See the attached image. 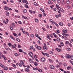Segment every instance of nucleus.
<instances>
[{"mask_svg":"<svg viewBox=\"0 0 73 73\" xmlns=\"http://www.w3.org/2000/svg\"><path fill=\"white\" fill-rule=\"evenodd\" d=\"M20 63L19 64V66H20L21 67L22 66V65H24V62L23 61H22V60H21L20 61Z\"/></svg>","mask_w":73,"mask_h":73,"instance_id":"f257e3e1","label":"nucleus"},{"mask_svg":"<svg viewBox=\"0 0 73 73\" xmlns=\"http://www.w3.org/2000/svg\"><path fill=\"white\" fill-rule=\"evenodd\" d=\"M4 9H5V10L8 11V10H9V7L7 6H5L4 7Z\"/></svg>","mask_w":73,"mask_h":73,"instance_id":"f03ea898","label":"nucleus"},{"mask_svg":"<svg viewBox=\"0 0 73 73\" xmlns=\"http://www.w3.org/2000/svg\"><path fill=\"white\" fill-rule=\"evenodd\" d=\"M66 57L67 58H70V56L69 54H67L66 55Z\"/></svg>","mask_w":73,"mask_h":73,"instance_id":"7ed1b4c3","label":"nucleus"},{"mask_svg":"<svg viewBox=\"0 0 73 73\" xmlns=\"http://www.w3.org/2000/svg\"><path fill=\"white\" fill-rule=\"evenodd\" d=\"M29 55L31 57H32V56L33 55V53L32 52H29Z\"/></svg>","mask_w":73,"mask_h":73,"instance_id":"20e7f679","label":"nucleus"},{"mask_svg":"<svg viewBox=\"0 0 73 73\" xmlns=\"http://www.w3.org/2000/svg\"><path fill=\"white\" fill-rule=\"evenodd\" d=\"M50 68L52 69H54V67L52 65H50Z\"/></svg>","mask_w":73,"mask_h":73,"instance_id":"39448f33","label":"nucleus"},{"mask_svg":"<svg viewBox=\"0 0 73 73\" xmlns=\"http://www.w3.org/2000/svg\"><path fill=\"white\" fill-rule=\"evenodd\" d=\"M58 9L60 11H61V12H62V11H64L63 10V9H61L60 8V7H59V8H58Z\"/></svg>","mask_w":73,"mask_h":73,"instance_id":"423d86ee","label":"nucleus"},{"mask_svg":"<svg viewBox=\"0 0 73 73\" xmlns=\"http://www.w3.org/2000/svg\"><path fill=\"white\" fill-rule=\"evenodd\" d=\"M43 49L46 50L48 49V48L46 46H44L43 47Z\"/></svg>","mask_w":73,"mask_h":73,"instance_id":"0eeeda50","label":"nucleus"},{"mask_svg":"<svg viewBox=\"0 0 73 73\" xmlns=\"http://www.w3.org/2000/svg\"><path fill=\"white\" fill-rule=\"evenodd\" d=\"M67 69L68 70H69V69H71V66H69L67 67Z\"/></svg>","mask_w":73,"mask_h":73,"instance_id":"6e6552de","label":"nucleus"},{"mask_svg":"<svg viewBox=\"0 0 73 73\" xmlns=\"http://www.w3.org/2000/svg\"><path fill=\"white\" fill-rule=\"evenodd\" d=\"M5 12H6V16H9V12H8V11H6Z\"/></svg>","mask_w":73,"mask_h":73,"instance_id":"1a4fd4ad","label":"nucleus"},{"mask_svg":"<svg viewBox=\"0 0 73 73\" xmlns=\"http://www.w3.org/2000/svg\"><path fill=\"white\" fill-rule=\"evenodd\" d=\"M41 60L43 62H44V61H45V58H42L41 59Z\"/></svg>","mask_w":73,"mask_h":73,"instance_id":"9d476101","label":"nucleus"},{"mask_svg":"<svg viewBox=\"0 0 73 73\" xmlns=\"http://www.w3.org/2000/svg\"><path fill=\"white\" fill-rule=\"evenodd\" d=\"M10 37L11 38H12V39H13V40H14V41L15 40V38H14L12 36V35H10Z\"/></svg>","mask_w":73,"mask_h":73,"instance_id":"9b49d317","label":"nucleus"},{"mask_svg":"<svg viewBox=\"0 0 73 73\" xmlns=\"http://www.w3.org/2000/svg\"><path fill=\"white\" fill-rule=\"evenodd\" d=\"M23 12L24 13H26L27 12V11L26 9H24L23 11Z\"/></svg>","mask_w":73,"mask_h":73,"instance_id":"f8f14e48","label":"nucleus"},{"mask_svg":"<svg viewBox=\"0 0 73 73\" xmlns=\"http://www.w3.org/2000/svg\"><path fill=\"white\" fill-rule=\"evenodd\" d=\"M13 34L14 36H16V37H17V34H15V33H13Z\"/></svg>","mask_w":73,"mask_h":73,"instance_id":"ddd939ff","label":"nucleus"},{"mask_svg":"<svg viewBox=\"0 0 73 73\" xmlns=\"http://www.w3.org/2000/svg\"><path fill=\"white\" fill-rule=\"evenodd\" d=\"M22 18L23 19H27V17H25L23 15H22Z\"/></svg>","mask_w":73,"mask_h":73,"instance_id":"4468645a","label":"nucleus"},{"mask_svg":"<svg viewBox=\"0 0 73 73\" xmlns=\"http://www.w3.org/2000/svg\"><path fill=\"white\" fill-rule=\"evenodd\" d=\"M25 71H26V72H29V70L28 69L26 68L25 69Z\"/></svg>","mask_w":73,"mask_h":73,"instance_id":"2eb2a0df","label":"nucleus"},{"mask_svg":"<svg viewBox=\"0 0 73 73\" xmlns=\"http://www.w3.org/2000/svg\"><path fill=\"white\" fill-rule=\"evenodd\" d=\"M37 49H38V50H41V47H40V46H38Z\"/></svg>","mask_w":73,"mask_h":73,"instance_id":"dca6fc26","label":"nucleus"},{"mask_svg":"<svg viewBox=\"0 0 73 73\" xmlns=\"http://www.w3.org/2000/svg\"><path fill=\"white\" fill-rule=\"evenodd\" d=\"M61 2L62 3H61L62 4H63V5H64V0H61Z\"/></svg>","mask_w":73,"mask_h":73,"instance_id":"f3484780","label":"nucleus"},{"mask_svg":"<svg viewBox=\"0 0 73 73\" xmlns=\"http://www.w3.org/2000/svg\"><path fill=\"white\" fill-rule=\"evenodd\" d=\"M63 32L65 33H67V31L65 30H63L62 31Z\"/></svg>","mask_w":73,"mask_h":73,"instance_id":"a211bd4d","label":"nucleus"},{"mask_svg":"<svg viewBox=\"0 0 73 73\" xmlns=\"http://www.w3.org/2000/svg\"><path fill=\"white\" fill-rule=\"evenodd\" d=\"M16 40L18 41V42H20V39H19V38H17Z\"/></svg>","mask_w":73,"mask_h":73,"instance_id":"6ab92c4d","label":"nucleus"},{"mask_svg":"<svg viewBox=\"0 0 73 73\" xmlns=\"http://www.w3.org/2000/svg\"><path fill=\"white\" fill-rule=\"evenodd\" d=\"M59 24L60 26H62V25H63V23H61V22L59 23Z\"/></svg>","mask_w":73,"mask_h":73,"instance_id":"aec40b11","label":"nucleus"},{"mask_svg":"<svg viewBox=\"0 0 73 73\" xmlns=\"http://www.w3.org/2000/svg\"><path fill=\"white\" fill-rule=\"evenodd\" d=\"M4 70H8V67H4Z\"/></svg>","mask_w":73,"mask_h":73,"instance_id":"412c9836","label":"nucleus"},{"mask_svg":"<svg viewBox=\"0 0 73 73\" xmlns=\"http://www.w3.org/2000/svg\"><path fill=\"white\" fill-rule=\"evenodd\" d=\"M2 57L3 58L4 60H7V58L5 56H4V55L2 56Z\"/></svg>","mask_w":73,"mask_h":73,"instance_id":"4be33fe9","label":"nucleus"},{"mask_svg":"<svg viewBox=\"0 0 73 73\" xmlns=\"http://www.w3.org/2000/svg\"><path fill=\"white\" fill-rule=\"evenodd\" d=\"M34 65H35V66H37L38 65V64H37V63L36 62H35Z\"/></svg>","mask_w":73,"mask_h":73,"instance_id":"5701e85b","label":"nucleus"},{"mask_svg":"<svg viewBox=\"0 0 73 73\" xmlns=\"http://www.w3.org/2000/svg\"><path fill=\"white\" fill-rule=\"evenodd\" d=\"M70 58H71V60H73V55H71L70 56Z\"/></svg>","mask_w":73,"mask_h":73,"instance_id":"b1692460","label":"nucleus"},{"mask_svg":"<svg viewBox=\"0 0 73 73\" xmlns=\"http://www.w3.org/2000/svg\"><path fill=\"white\" fill-rule=\"evenodd\" d=\"M12 26L13 28H15V24H14V23H12Z\"/></svg>","mask_w":73,"mask_h":73,"instance_id":"393cba45","label":"nucleus"},{"mask_svg":"<svg viewBox=\"0 0 73 73\" xmlns=\"http://www.w3.org/2000/svg\"><path fill=\"white\" fill-rule=\"evenodd\" d=\"M0 66H1L2 68H4V66L3 65V64H1V63L0 64Z\"/></svg>","mask_w":73,"mask_h":73,"instance_id":"a878e982","label":"nucleus"},{"mask_svg":"<svg viewBox=\"0 0 73 73\" xmlns=\"http://www.w3.org/2000/svg\"><path fill=\"white\" fill-rule=\"evenodd\" d=\"M61 45L62 46H64V44H63V42H60Z\"/></svg>","mask_w":73,"mask_h":73,"instance_id":"bb28decb","label":"nucleus"},{"mask_svg":"<svg viewBox=\"0 0 73 73\" xmlns=\"http://www.w3.org/2000/svg\"><path fill=\"white\" fill-rule=\"evenodd\" d=\"M8 45L10 47L12 46V44L10 43H8Z\"/></svg>","mask_w":73,"mask_h":73,"instance_id":"cd10ccee","label":"nucleus"},{"mask_svg":"<svg viewBox=\"0 0 73 73\" xmlns=\"http://www.w3.org/2000/svg\"><path fill=\"white\" fill-rule=\"evenodd\" d=\"M56 50H57L58 52H60V50L58 48H56Z\"/></svg>","mask_w":73,"mask_h":73,"instance_id":"c85d7f7f","label":"nucleus"},{"mask_svg":"<svg viewBox=\"0 0 73 73\" xmlns=\"http://www.w3.org/2000/svg\"><path fill=\"white\" fill-rule=\"evenodd\" d=\"M37 69L38 72H42V70H41L38 69Z\"/></svg>","mask_w":73,"mask_h":73,"instance_id":"c756f323","label":"nucleus"},{"mask_svg":"<svg viewBox=\"0 0 73 73\" xmlns=\"http://www.w3.org/2000/svg\"><path fill=\"white\" fill-rule=\"evenodd\" d=\"M66 2L67 4H69V3L70 2L69 1V0H66Z\"/></svg>","mask_w":73,"mask_h":73,"instance_id":"7c9ffc66","label":"nucleus"},{"mask_svg":"<svg viewBox=\"0 0 73 73\" xmlns=\"http://www.w3.org/2000/svg\"><path fill=\"white\" fill-rule=\"evenodd\" d=\"M34 35L33 34H31V37H34Z\"/></svg>","mask_w":73,"mask_h":73,"instance_id":"2f4dec72","label":"nucleus"},{"mask_svg":"<svg viewBox=\"0 0 73 73\" xmlns=\"http://www.w3.org/2000/svg\"><path fill=\"white\" fill-rule=\"evenodd\" d=\"M45 55L47 57H49V54H48L47 53H45Z\"/></svg>","mask_w":73,"mask_h":73,"instance_id":"473e14b6","label":"nucleus"},{"mask_svg":"<svg viewBox=\"0 0 73 73\" xmlns=\"http://www.w3.org/2000/svg\"><path fill=\"white\" fill-rule=\"evenodd\" d=\"M40 10H41V11H42V12H44L45 11H44V9H43L42 8H40Z\"/></svg>","mask_w":73,"mask_h":73,"instance_id":"72a5a7b5","label":"nucleus"},{"mask_svg":"<svg viewBox=\"0 0 73 73\" xmlns=\"http://www.w3.org/2000/svg\"><path fill=\"white\" fill-rule=\"evenodd\" d=\"M35 22H36V23H38V20L37 19H35Z\"/></svg>","mask_w":73,"mask_h":73,"instance_id":"f704fd0d","label":"nucleus"},{"mask_svg":"<svg viewBox=\"0 0 73 73\" xmlns=\"http://www.w3.org/2000/svg\"><path fill=\"white\" fill-rule=\"evenodd\" d=\"M39 17H42V15L41 14H39L38 15Z\"/></svg>","mask_w":73,"mask_h":73,"instance_id":"c9c22d12","label":"nucleus"},{"mask_svg":"<svg viewBox=\"0 0 73 73\" xmlns=\"http://www.w3.org/2000/svg\"><path fill=\"white\" fill-rule=\"evenodd\" d=\"M15 56H19V54H17V53H15Z\"/></svg>","mask_w":73,"mask_h":73,"instance_id":"e433bc0d","label":"nucleus"},{"mask_svg":"<svg viewBox=\"0 0 73 73\" xmlns=\"http://www.w3.org/2000/svg\"><path fill=\"white\" fill-rule=\"evenodd\" d=\"M10 28L11 29V31H13V28L11 27H10Z\"/></svg>","mask_w":73,"mask_h":73,"instance_id":"4c0bfd02","label":"nucleus"},{"mask_svg":"<svg viewBox=\"0 0 73 73\" xmlns=\"http://www.w3.org/2000/svg\"><path fill=\"white\" fill-rule=\"evenodd\" d=\"M57 3H58L59 4V3H60L61 2L60 0H57Z\"/></svg>","mask_w":73,"mask_h":73,"instance_id":"58836bf2","label":"nucleus"},{"mask_svg":"<svg viewBox=\"0 0 73 73\" xmlns=\"http://www.w3.org/2000/svg\"><path fill=\"white\" fill-rule=\"evenodd\" d=\"M19 51L20 52H23V50L20 49H19Z\"/></svg>","mask_w":73,"mask_h":73,"instance_id":"ea45409f","label":"nucleus"},{"mask_svg":"<svg viewBox=\"0 0 73 73\" xmlns=\"http://www.w3.org/2000/svg\"><path fill=\"white\" fill-rule=\"evenodd\" d=\"M25 7H26V8H29V7H28V5H26V4L25 5Z\"/></svg>","mask_w":73,"mask_h":73,"instance_id":"a19ab883","label":"nucleus"},{"mask_svg":"<svg viewBox=\"0 0 73 73\" xmlns=\"http://www.w3.org/2000/svg\"><path fill=\"white\" fill-rule=\"evenodd\" d=\"M56 8H57V9H58V8H60V7H58V5L57 4H56Z\"/></svg>","mask_w":73,"mask_h":73,"instance_id":"79ce46f5","label":"nucleus"},{"mask_svg":"<svg viewBox=\"0 0 73 73\" xmlns=\"http://www.w3.org/2000/svg\"><path fill=\"white\" fill-rule=\"evenodd\" d=\"M18 47L19 48H21V46H20V45L19 44H18Z\"/></svg>","mask_w":73,"mask_h":73,"instance_id":"37998d69","label":"nucleus"},{"mask_svg":"<svg viewBox=\"0 0 73 73\" xmlns=\"http://www.w3.org/2000/svg\"><path fill=\"white\" fill-rule=\"evenodd\" d=\"M56 23H55V22H54V21H53V22H52V24H53V25H54V24H56Z\"/></svg>","mask_w":73,"mask_h":73,"instance_id":"c03bdc74","label":"nucleus"},{"mask_svg":"<svg viewBox=\"0 0 73 73\" xmlns=\"http://www.w3.org/2000/svg\"><path fill=\"white\" fill-rule=\"evenodd\" d=\"M34 5H36V6H37V4L36 2H35L34 3Z\"/></svg>","mask_w":73,"mask_h":73,"instance_id":"a18cd8bd","label":"nucleus"},{"mask_svg":"<svg viewBox=\"0 0 73 73\" xmlns=\"http://www.w3.org/2000/svg\"><path fill=\"white\" fill-rule=\"evenodd\" d=\"M56 41H60V38H57L56 39Z\"/></svg>","mask_w":73,"mask_h":73,"instance_id":"49530a36","label":"nucleus"},{"mask_svg":"<svg viewBox=\"0 0 73 73\" xmlns=\"http://www.w3.org/2000/svg\"><path fill=\"white\" fill-rule=\"evenodd\" d=\"M3 22L5 24H7V23L5 20L3 21Z\"/></svg>","mask_w":73,"mask_h":73,"instance_id":"de8ad7c7","label":"nucleus"},{"mask_svg":"<svg viewBox=\"0 0 73 73\" xmlns=\"http://www.w3.org/2000/svg\"><path fill=\"white\" fill-rule=\"evenodd\" d=\"M13 65L14 68H16V66L15 64H13Z\"/></svg>","mask_w":73,"mask_h":73,"instance_id":"09e8293b","label":"nucleus"},{"mask_svg":"<svg viewBox=\"0 0 73 73\" xmlns=\"http://www.w3.org/2000/svg\"><path fill=\"white\" fill-rule=\"evenodd\" d=\"M29 61L30 62H32V60L31 59H30L29 58Z\"/></svg>","mask_w":73,"mask_h":73,"instance_id":"8fccbe9b","label":"nucleus"},{"mask_svg":"<svg viewBox=\"0 0 73 73\" xmlns=\"http://www.w3.org/2000/svg\"><path fill=\"white\" fill-rule=\"evenodd\" d=\"M70 48H66L67 50H70Z\"/></svg>","mask_w":73,"mask_h":73,"instance_id":"3c124183","label":"nucleus"},{"mask_svg":"<svg viewBox=\"0 0 73 73\" xmlns=\"http://www.w3.org/2000/svg\"><path fill=\"white\" fill-rule=\"evenodd\" d=\"M56 68H58V67H60V66H59V65H57L56 66Z\"/></svg>","mask_w":73,"mask_h":73,"instance_id":"603ef678","label":"nucleus"},{"mask_svg":"<svg viewBox=\"0 0 73 73\" xmlns=\"http://www.w3.org/2000/svg\"><path fill=\"white\" fill-rule=\"evenodd\" d=\"M3 2L5 4H7V2L5 1H3Z\"/></svg>","mask_w":73,"mask_h":73,"instance_id":"864d4df0","label":"nucleus"},{"mask_svg":"<svg viewBox=\"0 0 73 73\" xmlns=\"http://www.w3.org/2000/svg\"><path fill=\"white\" fill-rule=\"evenodd\" d=\"M43 15L44 16H46V14H45V13H43Z\"/></svg>","mask_w":73,"mask_h":73,"instance_id":"5fc2aeb1","label":"nucleus"},{"mask_svg":"<svg viewBox=\"0 0 73 73\" xmlns=\"http://www.w3.org/2000/svg\"><path fill=\"white\" fill-rule=\"evenodd\" d=\"M37 68H33V70H37Z\"/></svg>","mask_w":73,"mask_h":73,"instance_id":"6e6d98bb","label":"nucleus"},{"mask_svg":"<svg viewBox=\"0 0 73 73\" xmlns=\"http://www.w3.org/2000/svg\"><path fill=\"white\" fill-rule=\"evenodd\" d=\"M49 61L50 62H51V63H52V62H53L52 60L51 59H49Z\"/></svg>","mask_w":73,"mask_h":73,"instance_id":"4d7b16f0","label":"nucleus"},{"mask_svg":"<svg viewBox=\"0 0 73 73\" xmlns=\"http://www.w3.org/2000/svg\"><path fill=\"white\" fill-rule=\"evenodd\" d=\"M63 65L64 66H66V63H64L63 64Z\"/></svg>","mask_w":73,"mask_h":73,"instance_id":"13d9d810","label":"nucleus"},{"mask_svg":"<svg viewBox=\"0 0 73 73\" xmlns=\"http://www.w3.org/2000/svg\"><path fill=\"white\" fill-rule=\"evenodd\" d=\"M30 48L31 49H33V47L32 46H30Z\"/></svg>","mask_w":73,"mask_h":73,"instance_id":"bf43d9fd","label":"nucleus"},{"mask_svg":"<svg viewBox=\"0 0 73 73\" xmlns=\"http://www.w3.org/2000/svg\"><path fill=\"white\" fill-rule=\"evenodd\" d=\"M52 21H53V20H52V19H50V22L51 23V22H52Z\"/></svg>","mask_w":73,"mask_h":73,"instance_id":"052dcab7","label":"nucleus"},{"mask_svg":"<svg viewBox=\"0 0 73 73\" xmlns=\"http://www.w3.org/2000/svg\"><path fill=\"white\" fill-rule=\"evenodd\" d=\"M26 1V0H23L22 1L23 3H25Z\"/></svg>","mask_w":73,"mask_h":73,"instance_id":"680f3d73","label":"nucleus"},{"mask_svg":"<svg viewBox=\"0 0 73 73\" xmlns=\"http://www.w3.org/2000/svg\"><path fill=\"white\" fill-rule=\"evenodd\" d=\"M53 35L54 36V37H56V35L55 33H54L53 34Z\"/></svg>","mask_w":73,"mask_h":73,"instance_id":"e2e57ef3","label":"nucleus"},{"mask_svg":"<svg viewBox=\"0 0 73 73\" xmlns=\"http://www.w3.org/2000/svg\"><path fill=\"white\" fill-rule=\"evenodd\" d=\"M0 73H3V71L1 70H0Z\"/></svg>","mask_w":73,"mask_h":73,"instance_id":"0e129e2a","label":"nucleus"},{"mask_svg":"<svg viewBox=\"0 0 73 73\" xmlns=\"http://www.w3.org/2000/svg\"><path fill=\"white\" fill-rule=\"evenodd\" d=\"M25 3L27 4H28V2L26 0V1H25Z\"/></svg>","mask_w":73,"mask_h":73,"instance_id":"69168bd1","label":"nucleus"},{"mask_svg":"<svg viewBox=\"0 0 73 73\" xmlns=\"http://www.w3.org/2000/svg\"><path fill=\"white\" fill-rule=\"evenodd\" d=\"M68 26H69V27H70V26H71V24H70V23H68Z\"/></svg>","mask_w":73,"mask_h":73,"instance_id":"338daca9","label":"nucleus"},{"mask_svg":"<svg viewBox=\"0 0 73 73\" xmlns=\"http://www.w3.org/2000/svg\"><path fill=\"white\" fill-rule=\"evenodd\" d=\"M35 36H36V37H39V36H38V34H36L35 35Z\"/></svg>","mask_w":73,"mask_h":73,"instance_id":"774afa93","label":"nucleus"}]
</instances>
